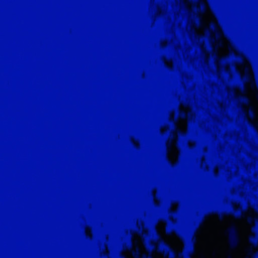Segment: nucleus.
Masks as SVG:
<instances>
[{
    "label": "nucleus",
    "mask_w": 258,
    "mask_h": 258,
    "mask_svg": "<svg viewBox=\"0 0 258 258\" xmlns=\"http://www.w3.org/2000/svg\"><path fill=\"white\" fill-rule=\"evenodd\" d=\"M155 251H161L165 256H170L174 253V250L170 245L160 236L157 239V243L153 244Z\"/></svg>",
    "instance_id": "nucleus-1"
},
{
    "label": "nucleus",
    "mask_w": 258,
    "mask_h": 258,
    "mask_svg": "<svg viewBox=\"0 0 258 258\" xmlns=\"http://www.w3.org/2000/svg\"><path fill=\"white\" fill-rule=\"evenodd\" d=\"M226 234L228 237V241L231 248L236 247L239 244L240 239L239 232L237 227L233 225L226 230Z\"/></svg>",
    "instance_id": "nucleus-2"
},
{
    "label": "nucleus",
    "mask_w": 258,
    "mask_h": 258,
    "mask_svg": "<svg viewBox=\"0 0 258 258\" xmlns=\"http://www.w3.org/2000/svg\"><path fill=\"white\" fill-rule=\"evenodd\" d=\"M194 246L192 239L189 242L188 249L185 253L182 252H179L175 255L176 258H183L185 256V258H188L190 253L194 251Z\"/></svg>",
    "instance_id": "nucleus-3"
},
{
    "label": "nucleus",
    "mask_w": 258,
    "mask_h": 258,
    "mask_svg": "<svg viewBox=\"0 0 258 258\" xmlns=\"http://www.w3.org/2000/svg\"><path fill=\"white\" fill-rule=\"evenodd\" d=\"M244 209L243 208H234L233 214H234L237 218L242 217L243 215Z\"/></svg>",
    "instance_id": "nucleus-4"
},
{
    "label": "nucleus",
    "mask_w": 258,
    "mask_h": 258,
    "mask_svg": "<svg viewBox=\"0 0 258 258\" xmlns=\"http://www.w3.org/2000/svg\"><path fill=\"white\" fill-rule=\"evenodd\" d=\"M250 243L252 247H256L258 245V236H252L251 237Z\"/></svg>",
    "instance_id": "nucleus-5"
},
{
    "label": "nucleus",
    "mask_w": 258,
    "mask_h": 258,
    "mask_svg": "<svg viewBox=\"0 0 258 258\" xmlns=\"http://www.w3.org/2000/svg\"><path fill=\"white\" fill-rule=\"evenodd\" d=\"M134 255L136 258H152L150 254H143L141 255L138 250L136 251Z\"/></svg>",
    "instance_id": "nucleus-6"
},
{
    "label": "nucleus",
    "mask_w": 258,
    "mask_h": 258,
    "mask_svg": "<svg viewBox=\"0 0 258 258\" xmlns=\"http://www.w3.org/2000/svg\"><path fill=\"white\" fill-rule=\"evenodd\" d=\"M187 115V113H186L183 110H180L178 112V117H185Z\"/></svg>",
    "instance_id": "nucleus-7"
},
{
    "label": "nucleus",
    "mask_w": 258,
    "mask_h": 258,
    "mask_svg": "<svg viewBox=\"0 0 258 258\" xmlns=\"http://www.w3.org/2000/svg\"><path fill=\"white\" fill-rule=\"evenodd\" d=\"M238 99H240L241 100H242L243 101H247L248 100V98L247 96L245 95H240L238 97Z\"/></svg>",
    "instance_id": "nucleus-8"
},
{
    "label": "nucleus",
    "mask_w": 258,
    "mask_h": 258,
    "mask_svg": "<svg viewBox=\"0 0 258 258\" xmlns=\"http://www.w3.org/2000/svg\"><path fill=\"white\" fill-rule=\"evenodd\" d=\"M249 253L253 256H258V252L253 253L251 250H249Z\"/></svg>",
    "instance_id": "nucleus-9"
},
{
    "label": "nucleus",
    "mask_w": 258,
    "mask_h": 258,
    "mask_svg": "<svg viewBox=\"0 0 258 258\" xmlns=\"http://www.w3.org/2000/svg\"><path fill=\"white\" fill-rule=\"evenodd\" d=\"M218 213H219V215L220 216V218H221V219H222L223 216L226 215V213L225 212L222 213L221 212H219Z\"/></svg>",
    "instance_id": "nucleus-10"
},
{
    "label": "nucleus",
    "mask_w": 258,
    "mask_h": 258,
    "mask_svg": "<svg viewBox=\"0 0 258 258\" xmlns=\"http://www.w3.org/2000/svg\"><path fill=\"white\" fill-rule=\"evenodd\" d=\"M247 220L249 222H252L253 220V218L249 217L248 218Z\"/></svg>",
    "instance_id": "nucleus-11"
},
{
    "label": "nucleus",
    "mask_w": 258,
    "mask_h": 258,
    "mask_svg": "<svg viewBox=\"0 0 258 258\" xmlns=\"http://www.w3.org/2000/svg\"><path fill=\"white\" fill-rule=\"evenodd\" d=\"M248 80H249V81H250V82L251 81V79H250V78H248Z\"/></svg>",
    "instance_id": "nucleus-12"
}]
</instances>
